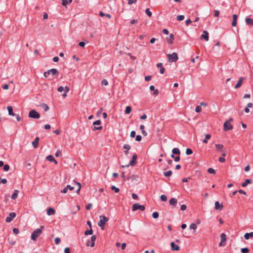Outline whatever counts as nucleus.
I'll return each mask as SVG.
<instances>
[{"label": "nucleus", "instance_id": "obj_1", "mask_svg": "<svg viewBox=\"0 0 253 253\" xmlns=\"http://www.w3.org/2000/svg\"><path fill=\"white\" fill-rule=\"evenodd\" d=\"M43 226H41V228H38L36 229L32 234L31 235V238L33 240L36 241L37 239L40 236V235L42 234V228Z\"/></svg>", "mask_w": 253, "mask_h": 253}, {"label": "nucleus", "instance_id": "obj_2", "mask_svg": "<svg viewBox=\"0 0 253 253\" xmlns=\"http://www.w3.org/2000/svg\"><path fill=\"white\" fill-rule=\"evenodd\" d=\"M168 60L170 62H176L178 59V56L176 53L173 52L172 54H169L167 55Z\"/></svg>", "mask_w": 253, "mask_h": 253}, {"label": "nucleus", "instance_id": "obj_3", "mask_svg": "<svg viewBox=\"0 0 253 253\" xmlns=\"http://www.w3.org/2000/svg\"><path fill=\"white\" fill-rule=\"evenodd\" d=\"M29 117L33 119H39L40 114L35 110H31L29 113Z\"/></svg>", "mask_w": 253, "mask_h": 253}, {"label": "nucleus", "instance_id": "obj_4", "mask_svg": "<svg viewBox=\"0 0 253 253\" xmlns=\"http://www.w3.org/2000/svg\"><path fill=\"white\" fill-rule=\"evenodd\" d=\"M232 119H230L229 120L226 121L224 124V129L225 131L231 130L233 128V126L231 125L230 122L232 121Z\"/></svg>", "mask_w": 253, "mask_h": 253}, {"label": "nucleus", "instance_id": "obj_5", "mask_svg": "<svg viewBox=\"0 0 253 253\" xmlns=\"http://www.w3.org/2000/svg\"><path fill=\"white\" fill-rule=\"evenodd\" d=\"M145 209V206L143 205H140L139 204H135L132 205V210L134 211L137 210H139L141 211H144Z\"/></svg>", "mask_w": 253, "mask_h": 253}, {"label": "nucleus", "instance_id": "obj_6", "mask_svg": "<svg viewBox=\"0 0 253 253\" xmlns=\"http://www.w3.org/2000/svg\"><path fill=\"white\" fill-rule=\"evenodd\" d=\"M99 217L100 219L98 221V224H100L102 226L103 225H105L106 223L108 221V218L105 216L100 215Z\"/></svg>", "mask_w": 253, "mask_h": 253}, {"label": "nucleus", "instance_id": "obj_7", "mask_svg": "<svg viewBox=\"0 0 253 253\" xmlns=\"http://www.w3.org/2000/svg\"><path fill=\"white\" fill-rule=\"evenodd\" d=\"M16 216V213L14 212H10L9 216L6 218L5 221L6 222H11L13 218Z\"/></svg>", "mask_w": 253, "mask_h": 253}, {"label": "nucleus", "instance_id": "obj_8", "mask_svg": "<svg viewBox=\"0 0 253 253\" xmlns=\"http://www.w3.org/2000/svg\"><path fill=\"white\" fill-rule=\"evenodd\" d=\"M96 238V237L95 235L92 236L91 237V242L90 244V241H88L86 243V245L87 246H90V247H93L94 246V245H95L94 241H95Z\"/></svg>", "mask_w": 253, "mask_h": 253}, {"label": "nucleus", "instance_id": "obj_9", "mask_svg": "<svg viewBox=\"0 0 253 253\" xmlns=\"http://www.w3.org/2000/svg\"><path fill=\"white\" fill-rule=\"evenodd\" d=\"M201 39H204L206 41L209 40V33L207 31H204L200 37Z\"/></svg>", "mask_w": 253, "mask_h": 253}, {"label": "nucleus", "instance_id": "obj_10", "mask_svg": "<svg viewBox=\"0 0 253 253\" xmlns=\"http://www.w3.org/2000/svg\"><path fill=\"white\" fill-rule=\"evenodd\" d=\"M47 73H48V75L51 74L52 76L58 75V71L56 69H51L50 70H49L47 71Z\"/></svg>", "mask_w": 253, "mask_h": 253}, {"label": "nucleus", "instance_id": "obj_11", "mask_svg": "<svg viewBox=\"0 0 253 253\" xmlns=\"http://www.w3.org/2000/svg\"><path fill=\"white\" fill-rule=\"evenodd\" d=\"M137 158V156L136 155H134L132 157V160L131 161H130L129 163V165H127L125 167H128L129 165H130L131 166H133L135 165L136 164V159Z\"/></svg>", "mask_w": 253, "mask_h": 253}, {"label": "nucleus", "instance_id": "obj_12", "mask_svg": "<svg viewBox=\"0 0 253 253\" xmlns=\"http://www.w3.org/2000/svg\"><path fill=\"white\" fill-rule=\"evenodd\" d=\"M223 205L222 204H220L219 202L216 201L215 203V209L216 210H221L223 208Z\"/></svg>", "mask_w": 253, "mask_h": 253}, {"label": "nucleus", "instance_id": "obj_13", "mask_svg": "<svg viewBox=\"0 0 253 253\" xmlns=\"http://www.w3.org/2000/svg\"><path fill=\"white\" fill-rule=\"evenodd\" d=\"M171 249L172 251H179V247L178 245H176L174 244V242H171L170 243Z\"/></svg>", "mask_w": 253, "mask_h": 253}, {"label": "nucleus", "instance_id": "obj_14", "mask_svg": "<svg viewBox=\"0 0 253 253\" xmlns=\"http://www.w3.org/2000/svg\"><path fill=\"white\" fill-rule=\"evenodd\" d=\"M39 141V138L38 137H36L35 140L32 142V145L35 148L38 147Z\"/></svg>", "mask_w": 253, "mask_h": 253}, {"label": "nucleus", "instance_id": "obj_15", "mask_svg": "<svg viewBox=\"0 0 253 253\" xmlns=\"http://www.w3.org/2000/svg\"><path fill=\"white\" fill-rule=\"evenodd\" d=\"M237 18H238V16L236 14H234L233 15V21L232 22V26L233 27H235L236 26Z\"/></svg>", "mask_w": 253, "mask_h": 253}, {"label": "nucleus", "instance_id": "obj_16", "mask_svg": "<svg viewBox=\"0 0 253 253\" xmlns=\"http://www.w3.org/2000/svg\"><path fill=\"white\" fill-rule=\"evenodd\" d=\"M55 213V211L51 208H49L47 210V214L48 215H51L54 214Z\"/></svg>", "mask_w": 253, "mask_h": 253}, {"label": "nucleus", "instance_id": "obj_17", "mask_svg": "<svg viewBox=\"0 0 253 253\" xmlns=\"http://www.w3.org/2000/svg\"><path fill=\"white\" fill-rule=\"evenodd\" d=\"M177 203V200L174 198L170 199L169 201V203L171 206H175Z\"/></svg>", "mask_w": 253, "mask_h": 253}, {"label": "nucleus", "instance_id": "obj_18", "mask_svg": "<svg viewBox=\"0 0 253 253\" xmlns=\"http://www.w3.org/2000/svg\"><path fill=\"white\" fill-rule=\"evenodd\" d=\"M243 80H244L243 78H242V77L240 78L239 80L238 81L237 84L235 86V88H238L241 86Z\"/></svg>", "mask_w": 253, "mask_h": 253}, {"label": "nucleus", "instance_id": "obj_19", "mask_svg": "<svg viewBox=\"0 0 253 253\" xmlns=\"http://www.w3.org/2000/svg\"><path fill=\"white\" fill-rule=\"evenodd\" d=\"M7 110L8 111V114L10 116H14L16 115L15 113L13 112V108L11 106H8L7 107Z\"/></svg>", "mask_w": 253, "mask_h": 253}, {"label": "nucleus", "instance_id": "obj_20", "mask_svg": "<svg viewBox=\"0 0 253 253\" xmlns=\"http://www.w3.org/2000/svg\"><path fill=\"white\" fill-rule=\"evenodd\" d=\"M250 237H253V232L251 233H247L244 235V238L246 240H249Z\"/></svg>", "mask_w": 253, "mask_h": 253}, {"label": "nucleus", "instance_id": "obj_21", "mask_svg": "<svg viewBox=\"0 0 253 253\" xmlns=\"http://www.w3.org/2000/svg\"><path fill=\"white\" fill-rule=\"evenodd\" d=\"M172 153L173 154L175 155H180V151L178 148H174L172 150Z\"/></svg>", "mask_w": 253, "mask_h": 253}, {"label": "nucleus", "instance_id": "obj_22", "mask_svg": "<svg viewBox=\"0 0 253 253\" xmlns=\"http://www.w3.org/2000/svg\"><path fill=\"white\" fill-rule=\"evenodd\" d=\"M174 39V36L172 34H170L169 35V38L167 39V41L169 43L172 44L173 42L172 40Z\"/></svg>", "mask_w": 253, "mask_h": 253}, {"label": "nucleus", "instance_id": "obj_23", "mask_svg": "<svg viewBox=\"0 0 253 253\" xmlns=\"http://www.w3.org/2000/svg\"><path fill=\"white\" fill-rule=\"evenodd\" d=\"M99 15L101 17L106 16V17H107L109 19H110L111 18V15L110 14H106L104 12H103L102 11H100L99 12Z\"/></svg>", "mask_w": 253, "mask_h": 253}, {"label": "nucleus", "instance_id": "obj_24", "mask_svg": "<svg viewBox=\"0 0 253 253\" xmlns=\"http://www.w3.org/2000/svg\"><path fill=\"white\" fill-rule=\"evenodd\" d=\"M245 21L247 24L251 25H253V20L252 19L250 18H246Z\"/></svg>", "mask_w": 253, "mask_h": 253}, {"label": "nucleus", "instance_id": "obj_25", "mask_svg": "<svg viewBox=\"0 0 253 253\" xmlns=\"http://www.w3.org/2000/svg\"><path fill=\"white\" fill-rule=\"evenodd\" d=\"M252 182L251 180L247 179H246L244 182L242 183V187H246L248 184L251 183Z\"/></svg>", "mask_w": 253, "mask_h": 253}, {"label": "nucleus", "instance_id": "obj_26", "mask_svg": "<svg viewBox=\"0 0 253 253\" xmlns=\"http://www.w3.org/2000/svg\"><path fill=\"white\" fill-rule=\"evenodd\" d=\"M144 128H145V126L144 125H142L140 126V129L142 131V133L143 135L144 136H146L147 135V133L146 132V131L145 130H144Z\"/></svg>", "mask_w": 253, "mask_h": 253}, {"label": "nucleus", "instance_id": "obj_27", "mask_svg": "<svg viewBox=\"0 0 253 253\" xmlns=\"http://www.w3.org/2000/svg\"><path fill=\"white\" fill-rule=\"evenodd\" d=\"M19 191L17 190H15L13 194L11 196V198L13 200L15 199L17 196Z\"/></svg>", "mask_w": 253, "mask_h": 253}, {"label": "nucleus", "instance_id": "obj_28", "mask_svg": "<svg viewBox=\"0 0 253 253\" xmlns=\"http://www.w3.org/2000/svg\"><path fill=\"white\" fill-rule=\"evenodd\" d=\"M211 136L209 134H207L205 135V138L203 140V142L204 143H208V139H209L211 138Z\"/></svg>", "mask_w": 253, "mask_h": 253}, {"label": "nucleus", "instance_id": "obj_29", "mask_svg": "<svg viewBox=\"0 0 253 253\" xmlns=\"http://www.w3.org/2000/svg\"><path fill=\"white\" fill-rule=\"evenodd\" d=\"M72 0H62V4L63 6H66L67 4L72 2Z\"/></svg>", "mask_w": 253, "mask_h": 253}, {"label": "nucleus", "instance_id": "obj_30", "mask_svg": "<svg viewBox=\"0 0 253 253\" xmlns=\"http://www.w3.org/2000/svg\"><path fill=\"white\" fill-rule=\"evenodd\" d=\"M221 242H225L226 240V235L224 233H222L220 236Z\"/></svg>", "mask_w": 253, "mask_h": 253}, {"label": "nucleus", "instance_id": "obj_31", "mask_svg": "<svg viewBox=\"0 0 253 253\" xmlns=\"http://www.w3.org/2000/svg\"><path fill=\"white\" fill-rule=\"evenodd\" d=\"M215 146L217 150L221 151L223 148V145L221 144H215Z\"/></svg>", "mask_w": 253, "mask_h": 253}, {"label": "nucleus", "instance_id": "obj_32", "mask_svg": "<svg viewBox=\"0 0 253 253\" xmlns=\"http://www.w3.org/2000/svg\"><path fill=\"white\" fill-rule=\"evenodd\" d=\"M172 173V171H171V170H169L168 171L164 172V175L166 177H169V176H171Z\"/></svg>", "mask_w": 253, "mask_h": 253}, {"label": "nucleus", "instance_id": "obj_33", "mask_svg": "<svg viewBox=\"0 0 253 253\" xmlns=\"http://www.w3.org/2000/svg\"><path fill=\"white\" fill-rule=\"evenodd\" d=\"M111 190L114 191V192L115 193H118L119 191H120V190L118 188L116 187L114 185H112L111 187Z\"/></svg>", "mask_w": 253, "mask_h": 253}, {"label": "nucleus", "instance_id": "obj_34", "mask_svg": "<svg viewBox=\"0 0 253 253\" xmlns=\"http://www.w3.org/2000/svg\"><path fill=\"white\" fill-rule=\"evenodd\" d=\"M131 111V108L130 106H128L126 108L125 113L126 114H128L130 113Z\"/></svg>", "mask_w": 253, "mask_h": 253}, {"label": "nucleus", "instance_id": "obj_35", "mask_svg": "<svg viewBox=\"0 0 253 253\" xmlns=\"http://www.w3.org/2000/svg\"><path fill=\"white\" fill-rule=\"evenodd\" d=\"M46 159L50 162H53L55 161V159L52 155H48L46 157Z\"/></svg>", "mask_w": 253, "mask_h": 253}, {"label": "nucleus", "instance_id": "obj_36", "mask_svg": "<svg viewBox=\"0 0 253 253\" xmlns=\"http://www.w3.org/2000/svg\"><path fill=\"white\" fill-rule=\"evenodd\" d=\"M92 233H93V231L91 228L90 230H86L84 232V234L85 235H92Z\"/></svg>", "mask_w": 253, "mask_h": 253}, {"label": "nucleus", "instance_id": "obj_37", "mask_svg": "<svg viewBox=\"0 0 253 253\" xmlns=\"http://www.w3.org/2000/svg\"><path fill=\"white\" fill-rule=\"evenodd\" d=\"M208 172L210 173L215 174V170L212 168H209L208 169Z\"/></svg>", "mask_w": 253, "mask_h": 253}, {"label": "nucleus", "instance_id": "obj_38", "mask_svg": "<svg viewBox=\"0 0 253 253\" xmlns=\"http://www.w3.org/2000/svg\"><path fill=\"white\" fill-rule=\"evenodd\" d=\"M145 13H146V14L149 16V17H151L152 16V12L150 11V9L149 8H147L146 10H145Z\"/></svg>", "mask_w": 253, "mask_h": 253}, {"label": "nucleus", "instance_id": "obj_39", "mask_svg": "<svg viewBox=\"0 0 253 253\" xmlns=\"http://www.w3.org/2000/svg\"><path fill=\"white\" fill-rule=\"evenodd\" d=\"M189 227H190V229L195 230L197 228V225L195 223H192L190 225Z\"/></svg>", "mask_w": 253, "mask_h": 253}, {"label": "nucleus", "instance_id": "obj_40", "mask_svg": "<svg viewBox=\"0 0 253 253\" xmlns=\"http://www.w3.org/2000/svg\"><path fill=\"white\" fill-rule=\"evenodd\" d=\"M241 251L242 253H248L249 252V250L248 248H244L241 249Z\"/></svg>", "mask_w": 253, "mask_h": 253}, {"label": "nucleus", "instance_id": "obj_41", "mask_svg": "<svg viewBox=\"0 0 253 253\" xmlns=\"http://www.w3.org/2000/svg\"><path fill=\"white\" fill-rule=\"evenodd\" d=\"M202 110V107L200 105L196 106L195 108V111L197 113H200Z\"/></svg>", "mask_w": 253, "mask_h": 253}, {"label": "nucleus", "instance_id": "obj_42", "mask_svg": "<svg viewBox=\"0 0 253 253\" xmlns=\"http://www.w3.org/2000/svg\"><path fill=\"white\" fill-rule=\"evenodd\" d=\"M192 153H193V151H192V150L191 149H190V148L186 149V154L187 155H191Z\"/></svg>", "mask_w": 253, "mask_h": 253}, {"label": "nucleus", "instance_id": "obj_43", "mask_svg": "<svg viewBox=\"0 0 253 253\" xmlns=\"http://www.w3.org/2000/svg\"><path fill=\"white\" fill-rule=\"evenodd\" d=\"M160 198L162 201L165 202L167 200V197L165 195H162Z\"/></svg>", "mask_w": 253, "mask_h": 253}, {"label": "nucleus", "instance_id": "obj_44", "mask_svg": "<svg viewBox=\"0 0 253 253\" xmlns=\"http://www.w3.org/2000/svg\"><path fill=\"white\" fill-rule=\"evenodd\" d=\"M159 214L158 212H154L152 214V216L154 218H157L159 217Z\"/></svg>", "mask_w": 253, "mask_h": 253}, {"label": "nucleus", "instance_id": "obj_45", "mask_svg": "<svg viewBox=\"0 0 253 253\" xmlns=\"http://www.w3.org/2000/svg\"><path fill=\"white\" fill-rule=\"evenodd\" d=\"M184 19V16L183 15H178L177 16V20L178 21H182Z\"/></svg>", "mask_w": 253, "mask_h": 253}, {"label": "nucleus", "instance_id": "obj_46", "mask_svg": "<svg viewBox=\"0 0 253 253\" xmlns=\"http://www.w3.org/2000/svg\"><path fill=\"white\" fill-rule=\"evenodd\" d=\"M101 84L102 85H107L108 84V82L106 79H103L101 81Z\"/></svg>", "mask_w": 253, "mask_h": 253}, {"label": "nucleus", "instance_id": "obj_47", "mask_svg": "<svg viewBox=\"0 0 253 253\" xmlns=\"http://www.w3.org/2000/svg\"><path fill=\"white\" fill-rule=\"evenodd\" d=\"M76 184L78 186V189L77 190V193H79L81 188V185L80 183L79 182H76Z\"/></svg>", "mask_w": 253, "mask_h": 253}, {"label": "nucleus", "instance_id": "obj_48", "mask_svg": "<svg viewBox=\"0 0 253 253\" xmlns=\"http://www.w3.org/2000/svg\"><path fill=\"white\" fill-rule=\"evenodd\" d=\"M123 148H124V149H126V150H129L131 147L129 145L126 144L123 146Z\"/></svg>", "mask_w": 253, "mask_h": 253}, {"label": "nucleus", "instance_id": "obj_49", "mask_svg": "<svg viewBox=\"0 0 253 253\" xmlns=\"http://www.w3.org/2000/svg\"><path fill=\"white\" fill-rule=\"evenodd\" d=\"M60 239L58 237H56L55 238V239H54V242H55V243L56 244V245H58L60 243Z\"/></svg>", "mask_w": 253, "mask_h": 253}, {"label": "nucleus", "instance_id": "obj_50", "mask_svg": "<svg viewBox=\"0 0 253 253\" xmlns=\"http://www.w3.org/2000/svg\"><path fill=\"white\" fill-rule=\"evenodd\" d=\"M9 169V166L7 164H6L5 165H4L3 166V170L4 171H8Z\"/></svg>", "mask_w": 253, "mask_h": 253}, {"label": "nucleus", "instance_id": "obj_51", "mask_svg": "<svg viewBox=\"0 0 253 253\" xmlns=\"http://www.w3.org/2000/svg\"><path fill=\"white\" fill-rule=\"evenodd\" d=\"M92 206V204H91V203H89V204H88L86 206L85 208H86V209L87 210H90V209H91Z\"/></svg>", "mask_w": 253, "mask_h": 253}, {"label": "nucleus", "instance_id": "obj_52", "mask_svg": "<svg viewBox=\"0 0 253 253\" xmlns=\"http://www.w3.org/2000/svg\"><path fill=\"white\" fill-rule=\"evenodd\" d=\"M137 0H128V4L131 5L133 3H135Z\"/></svg>", "mask_w": 253, "mask_h": 253}, {"label": "nucleus", "instance_id": "obj_53", "mask_svg": "<svg viewBox=\"0 0 253 253\" xmlns=\"http://www.w3.org/2000/svg\"><path fill=\"white\" fill-rule=\"evenodd\" d=\"M214 17H218L219 15V11L217 10H214Z\"/></svg>", "mask_w": 253, "mask_h": 253}, {"label": "nucleus", "instance_id": "obj_54", "mask_svg": "<svg viewBox=\"0 0 253 253\" xmlns=\"http://www.w3.org/2000/svg\"><path fill=\"white\" fill-rule=\"evenodd\" d=\"M57 90L59 92H62L64 90V87L62 86H60L58 87Z\"/></svg>", "mask_w": 253, "mask_h": 253}, {"label": "nucleus", "instance_id": "obj_55", "mask_svg": "<svg viewBox=\"0 0 253 253\" xmlns=\"http://www.w3.org/2000/svg\"><path fill=\"white\" fill-rule=\"evenodd\" d=\"M142 139V137L141 135H137L136 137V139L135 140L137 141H140Z\"/></svg>", "mask_w": 253, "mask_h": 253}, {"label": "nucleus", "instance_id": "obj_56", "mask_svg": "<svg viewBox=\"0 0 253 253\" xmlns=\"http://www.w3.org/2000/svg\"><path fill=\"white\" fill-rule=\"evenodd\" d=\"M13 232L15 234H18L19 233V229L18 228H14L13 229Z\"/></svg>", "mask_w": 253, "mask_h": 253}, {"label": "nucleus", "instance_id": "obj_57", "mask_svg": "<svg viewBox=\"0 0 253 253\" xmlns=\"http://www.w3.org/2000/svg\"><path fill=\"white\" fill-rule=\"evenodd\" d=\"M100 124H101V121L100 120H97V121H95L94 122H93V125L94 126L100 125Z\"/></svg>", "mask_w": 253, "mask_h": 253}, {"label": "nucleus", "instance_id": "obj_58", "mask_svg": "<svg viewBox=\"0 0 253 253\" xmlns=\"http://www.w3.org/2000/svg\"><path fill=\"white\" fill-rule=\"evenodd\" d=\"M102 129V126H99L98 127H96L95 126H94L93 130H101Z\"/></svg>", "mask_w": 253, "mask_h": 253}, {"label": "nucleus", "instance_id": "obj_59", "mask_svg": "<svg viewBox=\"0 0 253 253\" xmlns=\"http://www.w3.org/2000/svg\"><path fill=\"white\" fill-rule=\"evenodd\" d=\"M42 106L44 108L45 111H47L49 109V107H48V105L45 104H43L42 105Z\"/></svg>", "mask_w": 253, "mask_h": 253}, {"label": "nucleus", "instance_id": "obj_60", "mask_svg": "<svg viewBox=\"0 0 253 253\" xmlns=\"http://www.w3.org/2000/svg\"><path fill=\"white\" fill-rule=\"evenodd\" d=\"M135 131L133 130L131 132H130V136L131 137V138H133L135 137Z\"/></svg>", "mask_w": 253, "mask_h": 253}, {"label": "nucleus", "instance_id": "obj_61", "mask_svg": "<svg viewBox=\"0 0 253 253\" xmlns=\"http://www.w3.org/2000/svg\"><path fill=\"white\" fill-rule=\"evenodd\" d=\"M7 182V180L6 179H1V178H0V183H3V184H5Z\"/></svg>", "mask_w": 253, "mask_h": 253}, {"label": "nucleus", "instance_id": "obj_62", "mask_svg": "<svg viewBox=\"0 0 253 253\" xmlns=\"http://www.w3.org/2000/svg\"><path fill=\"white\" fill-rule=\"evenodd\" d=\"M201 106H205V107H207L208 106V104L206 102H202L200 103V105Z\"/></svg>", "mask_w": 253, "mask_h": 253}, {"label": "nucleus", "instance_id": "obj_63", "mask_svg": "<svg viewBox=\"0 0 253 253\" xmlns=\"http://www.w3.org/2000/svg\"><path fill=\"white\" fill-rule=\"evenodd\" d=\"M70 249L69 248L67 247L64 249V253H70Z\"/></svg>", "mask_w": 253, "mask_h": 253}, {"label": "nucleus", "instance_id": "obj_64", "mask_svg": "<svg viewBox=\"0 0 253 253\" xmlns=\"http://www.w3.org/2000/svg\"><path fill=\"white\" fill-rule=\"evenodd\" d=\"M132 198L134 200H137L138 199V196L136 194L132 193Z\"/></svg>", "mask_w": 253, "mask_h": 253}]
</instances>
